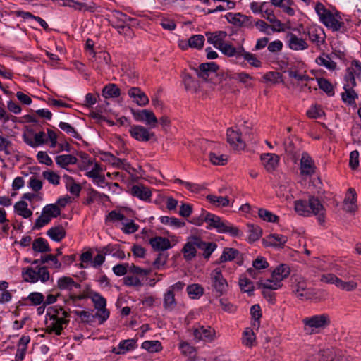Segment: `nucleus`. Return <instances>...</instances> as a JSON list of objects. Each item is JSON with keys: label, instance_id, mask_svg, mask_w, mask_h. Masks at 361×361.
Wrapping results in <instances>:
<instances>
[{"label": "nucleus", "instance_id": "680f3d73", "mask_svg": "<svg viewBox=\"0 0 361 361\" xmlns=\"http://www.w3.org/2000/svg\"><path fill=\"white\" fill-rule=\"evenodd\" d=\"M239 286L242 291L247 293L250 295L252 294L254 290L253 283L246 277L239 279Z\"/></svg>", "mask_w": 361, "mask_h": 361}, {"label": "nucleus", "instance_id": "ea45409f", "mask_svg": "<svg viewBox=\"0 0 361 361\" xmlns=\"http://www.w3.org/2000/svg\"><path fill=\"white\" fill-rule=\"evenodd\" d=\"M14 209L18 215L25 219L29 218L32 214V212L27 208V203L23 200L16 202Z\"/></svg>", "mask_w": 361, "mask_h": 361}, {"label": "nucleus", "instance_id": "423d86ee", "mask_svg": "<svg viewBox=\"0 0 361 361\" xmlns=\"http://www.w3.org/2000/svg\"><path fill=\"white\" fill-rule=\"evenodd\" d=\"M227 142L232 148L237 150L244 149L246 147L245 138L242 136L239 130H234L233 128L227 129Z\"/></svg>", "mask_w": 361, "mask_h": 361}, {"label": "nucleus", "instance_id": "cd10ccee", "mask_svg": "<svg viewBox=\"0 0 361 361\" xmlns=\"http://www.w3.org/2000/svg\"><path fill=\"white\" fill-rule=\"evenodd\" d=\"M316 63L330 71H334L336 68V63L333 61L332 54H322L316 59Z\"/></svg>", "mask_w": 361, "mask_h": 361}, {"label": "nucleus", "instance_id": "6ab92c4d", "mask_svg": "<svg viewBox=\"0 0 361 361\" xmlns=\"http://www.w3.org/2000/svg\"><path fill=\"white\" fill-rule=\"evenodd\" d=\"M128 95L139 106H145L149 103L147 96L138 87H131L129 89Z\"/></svg>", "mask_w": 361, "mask_h": 361}, {"label": "nucleus", "instance_id": "ddd939ff", "mask_svg": "<svg viewBox=\"0 0 361 361\" xmlns=\"http://www.w3.org/2000/svg\"><path fill=\"white\" fill-rule=\"evenodd\" d=\"M288 241V238L281 234H269L263 239L264 245L267 247H283Z\"/></svg>", "mask_w": 361, "mask_h": 361}, {"label": "nucleus", "instance_id": "2eb2a0df", "mask_svg": "<svg viewBox=\"0 0 361 361\" xmlns=\"http://www.w3.org/2000/svg\"><path fill=\"white\" fill-rule=\"evenodd\" d=\"M262 164L268 172L274 171L278 166L279 157L276 154L266 153L261 155Z\"/></svg>", "mask_w": 361, "mask_h": 361}, {"label": "nucleus", "instance_id": "052dcab7", "mask_svg": "<svg viewBox=\"0 0 361 361\" xmlns=\"http://www.w3.org/2000/svg\"><path fill=\"white\" fill-rule=\"evenodd\" d=\"M59 127L66 132L68 135L78 139L81 140L82 137L75 130V129L69 123L66 122H60L59 124Z\"/></svg>", "mask_w": 361, "mask_h": 361}, {"label": "nucleus", "instance_id": "79ce46f5", "mask_svg": "<svg viewBox=\"0 0 361 361\" xmlns=\"http://www.w3.org/2000/svg\"><path fill=\"white\" fill-rule=\"evenodd\" d=\"M306 283L303 281H299L296 283L293 292L297 298L303 300L304 298H309L310 293L306 288Z\"/></svg>", "mask_w": 361, "mask_h": 361}, {"label": "nucleus", "instance_id": "f704fd0d", "mask_svg": "<svg viewBox=\"0 0 361 361\" xmlns=\"http://www.w3.org/2000/svg\"><path fill=\"white\" fill-rule=\"evenodd\" d=\"M102 94L106 99L116 98L121 94V90L116 84L109 83L104 87Z\"/></svg>", "mask_w": 361, "mask_h": 361}, {"label": "nucleus", "instance_id": "5fc2aeb1", "mask_svg": "<svg viewBox=\"0 0 361 361\" xmlns=\"http://www.w3.org/2000/svg\"><path fill=\"white\" fill-rule=\"evenodd\" d=\"M183 82L188 91H195L197 88V82L188 73H183Z\"/></svg>", "mask_w": 361, "mask_h": 361}, {"label": "nucleus", "instance_id": "7ed1b4c3", "mask_svg": "<svg viewBox=\"0 0 361 361\" xmlns=\"http://www.w3.org/2000/svg\"><path fill=\"white\" fill-rule=\"evenodd\" d=\"M315 11L319 16L320 21L333 31H338L343 27L344 23L339 21L340 16L338 14L332 13L322 3L316 4Z\"/></svg>", "mask_w": 361, "mask_h": 361}, {"label": "nucleus", "instance_id": "0eeeda50", "mask_svg": "<svg viewBox=\"0 0 361 361\" xmlns=\"http://www.w3.org/2000/svg\"><path fill=\"white\" fill-rule=\"evenodd\" d=\"M192 331L194 338L197 341H212L215 336V331L211 326L200 324L193 326Z\"/></svg>", "mask_w": 361, "mask_h": 361}, {"label": "nucleus", "instance_id": "b1692460", "mask_svg": "<svg viewBox=\"0 0 361 361\" xmlns=\"http://www.w3.org/2000/svg\"><path fill=\"white\" fill-rule=\"evenodd\" d=\"M137 348V339H126L121 341L118 345L117 350L116 348H114L112 352L116 354H123L127 351L134 350Z\"/></svg>", "mask_w": 361, "mask_h": 361}, {"label": "nucleus", "instance_id": "5701e85b", "mask_svg": "<svg viewBox=\"0 0 361 361\" xmlns=\"http://www.w3.org/2000/svg\"><path fill=\"white\" fill-rule=\"evenodd\" d=\"M130 193L133 196L138 197L142 200H147L152 196L149 189L142 185H133L131 188Z\"/></svg>", "mask_w": 361, "mask_h": 361}, {"label": "nucleus", "instance_id": "6e6d98bb", "mask_svg": "<svg viewBox=\"0 0 361 361\" xmlns=\"http://www.w3.org/2000/svg\"><path fill=\"white\" fill-rule=\"evenodd\" d=\"M232 78L244 84L245 87H250V81L254 80V78L245 72L235 73L233 75Z\"/></svg>", "mask_w": 361, "mask_h": 361}, {"label": "nucleus", "instance_id": "a211bd4d", "mask_svg": "<svg viewBox=\"0 0 361 361\" xmlns=\"http://www.w3.org/2000/svg\"><path fill=\"white\" fill-rule=\"evenodd\" d=\"M286 38L290 49L295 51L305 50L308 48L306 41L302 38H299L296 35L289 32L287 34Z\"/></svg>", "mask_w": 361, "mask_h": 361}, {"label": "nucleus", "instance_id": "09e8293b", "mask_svg": "<svg viewBox=\"0 0 361 361\" xmlns=\"http://www.w3.org/2000/svg\"><path fill=\"white\" fill-rule=\"evenodd\" d=\"M42 212L51 219V218H56L61 214V209L56 204H50L43 208Z\"/></svg>", "mask_w": 361, "mask_h": 361}, {"label": "nucleus", "instance_id": "9b49d317", "mask_svg": "<svg viewBox=\"0 0 361 361\" xmlns=\"http://www.w3.org/2000/svg\"><path fill=\"white\" fill-rule=\"evenodd\" d=\"M129 133L132 137L140 142H147L152 137H154L153 132H150L146 128L140 125L133 126Z\"/></svg>", "mask_w": 361, "mask_h": 361}, {"label": "nucleus", "instance_id": "aec40b11", "mask_svg": "<svg viewBox=\"0 0 361 361\" xmlns=\"http://www.w3.org/2000/svg\"><path fill=\"white\" fill-rule=\"evenodd\" d=\"M207 42L214 45L216 49H219L223 44L227 33L225 31H216L214 32H207Z\"/></svg>", "mask_w": 361, "mask_h": 361}, {"label": "nucleus", "instance_id": "473e14b6", "mask_svg": "<svg viewBox=\"0 0 361 361\" xmlns=\"http://www.w3.org/2000/svg\"><path fill=\"white\" fill-rule=\"evenodd\" d=\"M282 283L274 279L273 278H270L266 279L264 281H259L257 282V287L259 289H268L270 290H276L281 288Z\"/></svg>", "mask_w": 361, "mask_h": 361}, {"label": "nucleus", "instance_id": "a878e982", "mask_svg": "<svg viewBox=\"0 0 361 361\" xmlns=\"http://www.w3.org/2000/svg\"><path fill=\"white\" fill-rule=\"evenodd\" d=\"M218 49L228 57L236 56L238 58L240 57L243 47L235 48L231 43L224 42Z\"/></svg>", "mask_w": 361, "mask_h": 361}, {"label": "nucleus", "instance_id": "864d4df0", "mask_svg": "<svg viewBox=\"0 0 361 361\" xmlns=\"http://www.w3.org/2000/svg\"><path fill=\"white\" fill-rule=\"evenodd\" d=\"M204 37L202 35H194L188 39V44L191 48L201 49L204 46Z\"/></svg>", "mask_w": 361, "mask_h": 361}, {"label": "nucleus", "instance_id": "4468645a", "mask_svg": "<svg viewBox=\"0 0 361 361\" xmlns=\"http://www.w3.org/2000/svg\"><path fill=\"white\" fill-rule=\"evenodd\" d=\"M219 66L214 62L203 63L196 70L197 75L204 80H207L212 74H215Z\"/></svg>", "mask_w": 361, "mask_h": 361}, {"label": "nucleus", "instance_id": "e2e57ef3", "mask_svg": "<svg viewBox=\"0 0 361 361\" xmlns=\"http://www.w3.org/2000/svg\"><path fill=\"white\" fill-rule=\"evenodd\" d=\"M319 88L325 92L327 94L331 96L334 94V90L332 84L325 78L317 79Z\"/></svg>", "mask_w": 361, "mask_h": 361}, {"label": "nucleus", "instance_id": "c03bdc74", "mask_svg": "<svg viewBox=\"0 0 361 361\" xmlns=\"http://www.w3.org/2000/svg\"><path fill=\"white\" fill-rule=\"evenodd\" d=\"M207 200L216 207H227L229 204V200L227 197L209 195Z\"/></svg>", "mask_w": 361, "mask_h": 361}, {"label": "nucleus", "instance_id": "20e7f679", "mask_svg": "<svg viewBox=\"0 0 361 361\" xmlns=\"http://www.w3.org/2000/svg\"><path fill=\"white\" fill-rule=\"evenodd\" d=\"M211 284L216 293L220 297L226 295L228 290V283L222 274L220 268H216L210 274Z\"/></svg>", "mask_w": 361, "mask_h": 361}, {"label": "nucleus", "instance_id": "58836bf2", "mask_svg": "<svg viewBox=\"0 0 361 361\" xmlns=\"http://www.w3.org/2000/svg\"><path fill=\"white\" fill-rule=\"evenodd\" d=\"M175 293L167 289L164 295L163 306L165 310H173L176 306Z\"/></svg>", "mask_w": 361, "mask_h": 361}, {"label": "nucleus", "instance_id": "37998d69", "mask_svg": "<svg viewBox=\"0 0 361 361\" xmlns=\"http://www.w3.org/2000/svg\"><path fill=\"white\" fill-rule=\"evenodd\" d=\"M295 212L304 216H310L309 212V201L307 202L305 200H296L294 202Z\"/></svg>", "mask_w": 361, "mask_h": 361}, {"label": "nucleus", "instance_id": "4d7b16f0", "mask_svg": "<svg viewBox=\"0 0 361 361\" xmlns=\"http://www.w3.org/2000/svg\"><path fill=\"white\" fill-rule=\"evenodd\" d=\"M160 221L166 225H169L175 228H181L185 226V222L175 217L163 216L160 217Z\"/></svg>", "mask_w": 361, "mask_h": 361}, {"label": "nucleus", "instance_id": "c756f323", "mask_svg": "<svg viewBox=\"0 0 361 361\" xmlns=\"http://www.w3.org/2000/svg\"><path fill=\"white\" fill-rule=\"evenodd\" d=\"M149 243L155 250H166L171 247L169 240L163 237L152 238Z\"/></svg>", "mask_w": 361, "mask_h": 361}, {"label": "nucleus", "instance_id": "412c9836", "mask_svg": "<svg viewBox=\"0 0 361 361\" xmlns=\"http://www.w3.org/2000/svg\"><path fill=\"white\" fill-rule=\"evenodd\" d=\"M57 287L61 290L71 291L74 288H80V283H76L71 277L62 276L57 281Z\"/></svg>", "mask_w": 361, "mask_h": 361}, {"label": "nucleus", "instance_id": "c85d7f7f", "mask_svg": "<svg viewBox=\"0 0 361 361\" xmlns=\"http://www.w3.org/2000/svg\"><path fill=\"white\" fill-rule=\"evenodd\" d=\"M217 247V245L212 242H205L198 237V249L203 251V256L205 259H209L212 252Z\"/></svg>", "mask_w": 361, "mask_h": 361}, {"label": "nucleus", "instance_id": "393cba45", "mask_svg": "<svg viewBox=\"0 0 361 361\" xmlns=\"http://www.w3.org/2000/svg\"><path fill=\"white\" fill-rule=\"evenodd\" d=\"M269 23H271V29L273 32H281L284 30L283 24L278 20L271 10H266V13L262 15Z\"/></svg>", "mask_w": 361, "mask_h": 361}, {"label": "nucleus", "instance_id": "6e6552de", "mask_svg": "<svg viewBox=\"0 0 361 361\" xmlns=\"http://www.w3.org/2000/svg\"><path fill=\"white\" fill-rule=\"evenodd\" d=\"M302 321L306 327L312 329L325 328L331 323L329 316L326 314L314 315L305 318Z\"/></svg>", "mask_w": 361, "mask_h": 361}, {"label": "nucleus", "instance_id": "13d9d810", "mask_svg": "<svg viewBox=\"0 0 361 361\" xmlns=\"http://www.w3.org/2000/svg\"><path fill=\"white\" fill-rule=\"evenodd\" d=\"M26 143L32 147H35L47 143V140L45 138V133L40 131L34 135V141L25 140Z\"/></svg>", "mask_w": 361, "mask_h": 361}, {"label": "nucleus", "instance_id": "338daca9", "mask_svg": "<svg viewBox=\"0 0 361 361\" xmlns=\"http://www.w3.org/2000/svg\"><path fill=\"white\" fill-rule=\"evenodd\" d=\"M211 162L214 165L224 166L228 161L227 156L224 154H216L214 152H210L209 155Z\"/></svg>", "mask_w": 361, "mask_h": 361}, {"label": "nucleus", "instance_id": "e433bc0d", "mask_svg": "<svg viewBox=\"0 0 361 361\" xmlns=\"http://www.w3.org/2000/svg\"><path fill=\"white\" fill-rule=\"evenodd\" d=\"M239 254V251L235 248L226 247L224 249L222 255L219 257L217 263H223L233 260Z\"/></svg>", "mask_w": 361, "mask_h": 361}, {"label": "nucleus", "instance_id": "39448f33", "mask_svg": "<svg viewBox=\"0 0 361 361\" xmlns=\"http://www.w3.org/2000/svg\"><path fill=\"white\" fill-rule=\"evenodd\" d=\"M309 212L310 216H316L320 225H323L326 220V209L318 198L314 196L309 197Z\"/></svg>", "mask_w": 361, "mask_h": 361}, {"label": "nucleus", "instance_id": "a18cd8bd", "mask_svg": "<svg viewBox=\"0 0 361 361\" xmlns=\"http://www.w3.org/2000/svg\"><path fill=\"white\" fill-rule=\"evenodd\" d=\"M63 178L68 180L66 183V188H68L70 193L78 197L82 189L80 185L76 183L73 178L67 175H65Z\"/></svg>", "mask_w": 361, "mask_h": 361}, {"label": "nucleus", "instance_id": "8fccbe9b", "mask_svg": "<svg viewBox=\"0 0 361 361\" xmlns=\"http://www.w3.org/2000/svg\"><path fill=\"white\" fill-rule=\"evenodd\" d=\"M240 57H243L244 59L253 67L259 68L262 66V62L256 57V56L250 52L246 51L244 48L240 54Z\"/></svg>", "mask_w": 361, "mask_h": 361}, {"label": "nucleus", "instance_id": "4c0bfd02", "mask_svg": "<svg viewBox=\"0 0 361 361\" xmlns=\"http://www.w3.org/2000/svg\"><path fill=\"white\" fill-rule=\"evenodd\" d=\"M104 157L106 161L118 169L127 170L130 167V164L126 163L125 160L117 158L109 152L104 153Z\"/></svg>", "mask_w": 361, "mask_h": 361}, {"label": "nucleus", "instance_id": "dca6fc26", "mask_svg": "<svg viewBox=\"0 0 361 361\" xmlns=\"http://www.w3.org/2000/svg\"><path fill=\"white\" fill-rule=\"evenodd\" d=\"M283 145L286 153L296 163L300 151L299 146L295 143L293 139L290 137L285 140Z\"/></svg>", "mask_w": 361, "mask_h": 361}, {"label": "nucleus", "instance_id": "f3484780", "mask_svg": "<svg viewBox=\"0 0 361 361\" xmlns=\"http://www.w3.org/2000/svg\"><path fill=\"white\" fill-rule=\"evenodd\" d=\"M309 39L317 47L325 42L326 35L320 27H310L307 32Z\"/></svg>", "mask_w": 361, "mask_h": 361}, {"label": "nucleus", "instance_id": "0e129e2a", "mask_svg": "<svg viewBox=\"0 0 361 361\" xmlns=\"http://www.w3.org/2000/svg\"><path fill=\"white\" fill-rule=\"evenodd\" d=\"M255 340V336L252 330L247 329L243 332L242 343L247 347H252Z\"/></svg>", "mask_w": 361, "mask_h": 361}, {"label": "nucleus", "instance_id": "9d476101", "mask_svg": "<svg viewBox=\"0 0 361 361\" xmlns=\"http://www.w3.org/2000/svg\"><path fill=\"white\" fill-rule=\"evenodd\" d=\"M360 74L361 63L356 60L353 61L352 66L347 68L344 86L353 88L356 86L355 75H356L358 77Z\"/></svg>", "mask_w": 361, "mask_h": 361}, {"label": "nucleus", "instance_id": "72a5a7b5", "mask_svg": "<svg viewBox=\"0 0 361 361\" xmlns=\"http://www.w3.org/2000/svg\"><path fill=\"white\" fill-rule=\"evenodd\" d=\"M47 235L56 242L61 241L66 236V231L62 226H57L49 228Z\"/></svg>", "mask_w": 361, "mask_h": 361}, {"label": "nucleus", "instance_id": "1a4fd4ad", "mask_svg": "<svg viewBox=\"0 0 361 361\" xmlns=\"http://www.w3.org/2000/svg\"><path fill=\"white\" fill-rule=\"evenodd\" d=\"M198 248V236L191 235L188 237L187 242L182 248L183 258L186 261H191L197 256Z\"/></svg>", "mask_w": 361, "mask_h": 361}, {"label": "nucleus", "instance_id": "de8ad7c7", "mask_svg": "<svg viewBox=\"0 0 361 361\" xmlns=\"http://www.w3.org/2000/svg\"><path fill=\"white\" fill-rule=\"evenodd\" d=\"M90 298H91L95 309H104L106 305V299L99 293L92 291L90 292Z\"/></svg>", "mask_w": 361, "mask_h": 361}, {"label": "nucleus", "instance_id": "603ef678", "mask_svg": "<svg viewBox=\"0 0 361 361\" xmlns=\"http://www.w3.org/2000/svg\"><path fill=\"white\" fill-rule=\"evenodd\" d=\"M141 347L149 353H157L162 349L161 344L159 341H145Z\"/></svg>", "mask_w": 361, "mask_h": 361}, {"label": "nucleus", "instance_id": "69168bd1", "mask_svg": "<svg viewBox=\"0 0 361 361\" xmlns=\"http://www.w3.org/2000/svg\"><path fill=\"white\" fill-rule=\"evenodd\" d=\"M282 75L279 72L270 71L263 76V80L265 82L278 83L281 80Z\"/></svg>", "mask_w": 361, "mask_h": 361}, {"label": "nucleus", "instance_id": "bb28decb", "mask_svg": "<svg viewBox=\"0 0 361 361\" xmlns=\"http://www.w3.org/2000/svg\"><path fill=\"white\" fill-rule=\"evenodd\" d=\"M11 13L14 16H16V17H21L23 18L24 20H26V19H34L36 21H37L39 23V24L44 29V30H47L49 29V25L47 24V23L43 20L42 18L39 17V16H35L34 15H32L31 13L30 12H26V11H13L11 12Z\"/></svg>", "mask_w": 361, "mask_h": 361}, {"label": "nucleus", "instance_id": "7c9ffc66", "mask_svg": "<svg viewBox=\"0 0 361 361\" xmlns=\"http://www.w3.org/2000/svg\"><path fill=\"white\" fill-rule=\"evenodd\" d=\"M57 165L63 169H67L68 165L75 164L78 159L71 154H62L55 157Z\"/></svg>", "mask_w": 361, "mask_h": 361}, {"label": "nucleus", "instance_id": "49530a36", "mask_svg": "<svg viewBox=\"0 0 361 361\" xmlns=\"http://www.w3.org/2000/svg\"><path fill=\"white\" fill-rule=\"evenodd\" d=\"M186 290L188 295L192 299L198 298L204 293V288L197 283L188 286Z\"/></svg>", "mask_w": 361, "mask_h": 361}, {"label": "nucleus", "instance_id": "3c124183", "mask_svg": "<svg viewBox=\"0 0 361 361\" xmlns=\"http://www.w3.org/2000/svg\"><path fill=\"white\" fill-rule=\"evenodd\" d=\"M228 20L237 26H242L245 23L246 21L248 20L247 17L245 15H243L240 13H228L227 16Z\"/></svg>", "mask_w": 361, "mask_h": 361}, {"label": "nucleus", "instance_id": "a19ab883", "mask_svg": "<svg viewBox=\"0 0 361 361\" xmlns=\"http://www.w3.org/2000/svg\"><path fill=\"white\" fill-rule=\"evenodd\" d=\"M32 249L37 252H46L51 251L47 240L43 238H37L32 243Z\"/></svg>", "mask_w": 361, "mask_h": 361}, {"label": "nucleus", "instance_id": "c9c22d12", "mask_svg": "<svg viewBox=\"0 0 361 361\" xmlns=\"http://www.w3.org/2000/svg\"><path fill=\"white\" fill-rule=\"evenodd\" d=\"M344 92L341 94L342 100L348 105H353L355 103L357 98V94L353 88L343 86Z\"/></svg>", "mask_w": 361, "mask_h": 361}, {"label": "nucleus", "instance_id": "774afa93", "mask_svg": "<svg viewBox=\"0 0 361 361\" xmlns=\"http://www.w3.org/2000/svg\"><path fill=\"white\" fill-rule=\"evenodd\" d=\"M22 275L27 282L35 283L38 281L37 271L31 267H28L25 271H23Z\"/></svg>", "mask_w": 361, "mask_h": 361}, {"label": "nucleus", "instance_id": "2f4dec72", "mask_svg": "<svg viewBox=\"0 0 361 361\" xmlns=\"http://www.w3.org/2000/svg\"><path fill=\"white\" fill-rule=\"evenodd\" d=\"M290 274V269L286 264H281L278 266L272 272L271 278L282 283V281L287 278Z\"/></svg>", "mask_w": 361, "mask_h": 361}, {"label": "nucleus", "instance_id": "f257e3e1", "mask_svg": "<svg viewBox=\"0 0 361 361\" xmlns=\"http://www.w3.org/2000/svg\"><path fill=\"white\" fill-rule=\"evenodd\" d=\"M69 317V313L61 307L52 306L48 307L45 317V333L49 334H55L56 336H60L64 327L69 323V319H67Z\"/></svg>", "mask_w": 361, "mask_h": 361}, {"label": "nucleus", "instance_id": "f8f14e48", "mask_svg": "<svg viewBox=\"0 0 361 361\" xmlns=\"http://www.w3.org/2000/svg\"><path fill=\"white\" fill-rule=\"evenodd\" d=\"M300 165V174L302 176H312L315 173L316 166L314 162L306 152L302 153Z\"/></svg>", "mask_w": 361, "mask_h": 361}, {"label": "nucleus", "instance_id": "4be33fe9", "mask_svg": "<svg viewBox=\"0 0 361 361\" xmlns=\"http://www.w3.org/2000/svg\"><path fill=\"white\" fill-rule=\"evenodd\" d=\"M356 192L353 188L348 189V193L344 199V209L347 212H354L357 209L356 202Z\"/></svg>", "mask_w": 361, "mask_h": 361}, {"label": "nucleus", "instance_id": "bf43d9fd", "mask_svg": "<svg viewBox=\"0 0 361 361\" xmlns=\"http://www.w3.org/2000/svg\"><path fill=\"white\" fill-rule=\"evenodd\" d=\"M258 215L262 219L267 222L276 223L279 221L278 216L265 209H259L258 210Z\"/></svg>", "mask_w": 361, "mask_h": 361}, {"label": "nucleus", "instance_id": "f03ea898", "mask_svg": "<svg viewBox=\"0 0 361 361\" xmlns=\"http://www.w3.org/2000/svg\"><path fill=\"white\" fill-rule=\"evenodd\" d=\"M205 222L208 223L207 229L216 228L217 232L221 233H228L233 237H238L242 235L241 231L236 226H234L229 222L223 221L221 219L207 212Z\"/></svg>", "mask_w": 361, "mask_h": 361}]
</instances>
